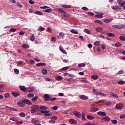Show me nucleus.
Segmentation results:
<instances>
[{
    "instance_id": "nucleus-1",
    "label": "nucleus",
    "mask_w": 125,
    "mask_h": 125,
    "mask_svg": "<svg viewBox=\"0 0 125 125\" xmlns=\"http://www.w3.org/2000/svg\"><path fill=\"white\" fill-rule=\"evenodd\" d=\"M117 2L119 5L121 7H123L125 10V1H123V0H118Z\"/></svg>"
},
{
    "instance_id": "nucleus-2",
    "label": "nucleus",
    "mask_w": 125,
    "mask_h": 125,
    "mask_svg": "<svg viewBox=\"0 0 125 125\" xmlns=\"http://www.w3.org/2000/svg\"><path fill=\"white\" fill-rule=\"evenodd\" d=\"M40 112L42 113V114H44V116H45V117L52 116L51 114L49 113V111L47 110H40Z\"/></svg>"
},
{
    "instance_id": "nucleus-3",
    "label": "nucleus",
    "mask_w": 125,
    "mask_h": 125,
    "mask_svg": "<svg viewBox=\"0 0 125 125\" xmlns=\"http://www.w3.org/2000/svg\"><path fill=\"white\" fill-rule=\"evenodd\" d=\"M124 107H125V105H124V104L122 103H119L115 106V108L117 109V110H122Z\"/></svg>"
},
{
    "instance_id": "nucleus-4",
    "label": "nucleus",
    "mask_w": 125,
    "mask_h": 125,
    "mask_svg": "<svg viewBox=\"0 0 125 125\" xmlns=\"http://www.w3.org/2000/svg\"><path fill=\"white\" fill-rule=\"evenodd\" d=\"M19 107H24L25 106V102L23 100L19 101V102L17 103Z\"/></svg>"
},
{
    "instance_id": "nucleus-5",
    "label": "nucleus",
    "mask_w": 125,
    "mask_h": 125,
    "mask_svg": "<svg viewBox=\"0 0 125 125\" xmlns=\"http://www.w3.org/2000/svg\"><path fill=\"white\" fill-rule=\"evenodd\" d=\"M97 114L99 116H100L101 117H106V116H107L106 113H105V112L103 111L98 112Z\"/></svg>"
},
{
    "instance_id": "nucleus-6",
    "label": "nucleus",
    "mask_w": 125,
    "mask_h": 125,
    "mask_svg": "<svg viewBox=\"0 0 125 125\" xmlns=\"http://www.w3.org/2000/svg\"><path fill=\"white\" fill-rule=\"evenodd\" d=\"M19 88L20 90H21V91H23V92H27V88L25 86L20 85Z\"/></svg>"
},
{
    "instance_id": "nucleus-7",
    "label": "nucleus",
    "mask_w": 125,
    "mask_h": 125,
    "mask_svg": "<svg viewBox=\"0 0 125 125\" xmlns=\"http://www.w3.org/2000/svg\"><path fill=\"white\" fill-rule=\"evenodd\" d=\"M45 101H49L50 100V97L48 94H44L43 95Z\"/></svg>"
},
{
    "instance_id": "nucleus-8",
    "label": "nucleus",
    "mask_w": 125,
    "mask_h": 125,
    "mask_svg": "<svg viewBox=\"0 0 125 125\" xmlns=\"http://www.w3.org/2000/svg\"><path fill=\"white\" fill-rule=\"evenodd\" d=\"M125 27V25L124 24H121L120 25H115V28L116 29H123Z\"/></svg>"
},
{
    "instance_id": "nucleus-9",
    "label": "nucleus",
    "mask_w": 125,
    "mask_h": 125,
    "mask_svg": "<svg viewBox=\"0 0 125 125\" xmlns=\"http://www.w3.org/2000/svg\"><path fill=\"white\" fill-rule=\"evenodd\" d=\"M70 115H74L75 117H77V118H79V112L77 111H74Z\"/></svg>"
},
{
    "instance_id": "nucleus-10",
    "label": "nucleus",
    "mask_w": 125,
    "mask_h": 125,
    "mask_svg": "<svg viewBox=\"0 0 125 125\" xmlns=\"http://www.w3.org/2000/svg\"><path fill=\"white\" fill-rule=\"evenodd\" d=\"M24 101L25 105H26V104H27V105H31V104H32V102H31V101L28 99L24 100Z\"/></svg>"
},
{
    "instance_id": "nucleus-11",
    "label": "nucleus",
    "mask_w": 125,
    "mask_h": 125,
    "mask_svg": "<svg viewBox=\"0 0 125 125\" xmlns=\"http://www.w3.org/2000/svg\"><path fill=\"white\" fill-rule=\"evenodd\" d=\"M59 49L61 51V52L63 53V54H67V52H66V51L64 50L62 46H60Z\"/></svg>"
},
{
    "instance_id": "nucleus-12",
    "label": "nucleus",
    "mask_w": 125,
    "mask_h": 125,
    "mask_svg": "<svg viewBox=\"0 0 125 125\" xmlns=\"http://www.w3.org/2000/svg\"><path fill=\"white\" fill-rule=\"evenodd\" d=\"M79 97L80 99H82L83 100H87V99H88L87 96L84 95H80Z\"/></svg>"
},
{
    "instance_id": "nucleus-13",
    "label": "nucleus",
    "mask_w": 125,
    "mask_h": 125,
    "mask_svg": "<svg viewBox=\"0 0 125 125\" xmlns=\"http://www.w3.org/2000/svg\"><path fill=\"white\" fill-rule=\"evenodd\" d=\"M99 110V108L98 107H91L90 109V112H96L97 111H98Z\"/></svg>"
},
{
    "instance_id": "nucleus-14",
    "label": "nucleus",
    "mask_w": 125,
    "mask_h": 125,
    "mask_svg": "<svg viewBox=\"0 0 125 125\" xmlns=\"http://www.w3.org/2000/svg\"><path fill=\"white\" fill-rule=\"evenodd\" d=\"M22 47V48H24V49L30 48V45L28 44H23Z\"/></svg>"
},
{
    "instance_id": "nucleus-15",
    "label": "nucleus",
    "mask_w": 125,
    "mask_h": 125,
    "mask_svg": "<svg viewBox=\"0 0 125 125\" xmlns=\"http://www.w3.org/2000/svg\"><path fill=\"white\" fill-rule=\"evenodd\" d=\"M62 7H63V8H71L72 6L71 5H65V4H62Z\"/></svg>"
},
{
    "instance_id": "nucleus-16",
    "label": "nucleus",
    "mask_w": 125,
    "mask_h": 125,
    "mask_svg": "<svg viewBox=\"0 0 125 125\" xmlns=\"http://www.w3.org/2000/svg\"><path fill=\"white\" fill-rule=\"evenodd\" d=\"M69 122L70 124H72V125H75L77 124V121L75 120L74 119H71L69 120Z\"/></svg>"
},
{
    "instance_id": "nucleus-17",
    "label": "nucleus",
    "mask_w": 125,
    "mask_h": 125,
    "mask_svg": "<svg viewBox=\"0 0 125 125\" xmlns=\"http://www.w3.org/2000/svg\"><path fill=\"white\" fill-rule=\"evenodd\" d=\"M31 108L32 109H34L35 110H37V111H39L40 110V106L38 105H35L33 106Z\"/></svg>"
},
{
    "instance_id": "nucleus-18",
    "label": "nucleus",
    "mask_w": 125,
    "mask_h": 125,
    "mask_svg": "<svg viewBox=\"0 0 125 125\" xmlns=\"http://www.w3.org/2000/svg\"><path fill=\"white\" fill-rule=\"evenodd\" d=\"M113 21V19H106L103 21L104 23H110Z\"/></svg>"
},
{
    "instance_id": "nucleus-19",
    "label": "nucleus",
    "mask_w": 125,
    "mask_h": 125,
    "mask_svg": "<svg viewBox=\"0 0 125 125\" xmlns=\"http://www.w3.org/2000/svg\"><path fill=\"white\" fill-rule=\"evenodd\" d=\"M11 94L12 95H13V96H14L15 97H17V96H19V95H20V94L19 93H17L16 92H13Z\"/></svg>"
},
{
    "instance_id": "nucleus-20",
    "label": "nucleus",
    "mask_w": 125,
    "mask_h": 125,
    "mask_svg": "<svg viewBox=\"0 0 125 125\" xmlns=\"http://www.w3.org/2000/svg\"><path fill=\"white\" fill-rule=\"evenodd\" d=\"M33 92L34 91V88L33 87H28L26 88V92Z\"/></svg>"
},
{
    "instance_id": "nucleus-21",
    "label": "nucleus",
    "mask_w": 125,
    "mask_h": 125,
    "mask_svg": "<svg viewBox=\"0 0 125 125\" xmlns=\"http://www.w3.org/2000/svg\"><path fill=\"white\" fill-rule=\"evenodd\" d=\"M37 67H40L41 66H46V64L43 62L38 63L36 64Z\"/></svg>"
},
{
    "instance_id": "nucleus-22",
    "label": "nucleus",
    "mask_w": 125,
    "mask_h": 125,
    "mask_svg": "<svg viewBox=\"0 0 125 125\" xmlns=\"http://www.w3.org/2000/svg\"><path fill=\"white\" fill-rule=\"evenodd\" d=\"M103 30V28L101 27H98L96 28V32H101Z\"/></svg>"
},
{
    "instance_id": "nucleus-23",
    "label": "nucleus",
    "mask_w": 125,
    "mask_h": 125,
    "mask_svg": "<svg viewBox=\"0 0 125 125\" xmlns=\"http://www.w3.org/2000/svg\"><path fill=\"white\" fill-rule=\"evenodd\" d=\"M31 122H32V124H34L35 125H36V124H38V123H39V121H38V120H37V119H36V118L32 119Z\"/></svg>"
},
{
    "instance_id": "nucleus-24",
    "label": "nucleus",
    "mask_w": 125,
    "mask_h": 125,
    "mask_svg": "<svg viewBox=\"0 0 125 125\" xmlns=\"http://www.w3.org/2000/svg\"><path fill=\"white\" fill-rule=\"evenodd\" d=\"M59 11L60 12V13H62L63 14H66V12L64 11V10L62 8H59L58 9Z\"/></svg>"
},
{
    "instance_id": "nucleus-25",
    "label": "nucleus",
    "mask_w": 125,
    "mask_h": 125,
    "mask_svg": "<svg viewBox=\"0 0 125 125\" xmlns=\"http://www.w3.org/2000/svg\"><path fill=\"white\" fill-rule=\"evenodd\" d=\"M95 17L97 18H103V14H98L95 16Z\"/></svg>"
},
{
    "instance_id": "nucleus-26",
    "label": "nucleus",
    "mask_w": 125,
    "mask_h": 125,
    "mask_svg": "<svg viewBox=\"0 0 125 125\" xmlns=\"http://www.w3.org/2000/svg\"><path fill=\"white\" fill-rule=\"evenodd\" d=\"M82 121H86V119H85V115L84 114V113L82 112Z\"/></svg>"
},
{
    "instance_id": "nucleus-27",
    "label": "nucleus",
    "mask_w": 125,
    "mask_h": 125,
    "mask_svg": "<svg viewBox=\"0 0 125 125\" xmlns=\"http://www.w3.org/2000/svg\"><path fill=\"white\" fill-rule=\"evenodd\" d=\"M55 79L57 81H62V80H63V77H62V76H59L56 77Z\"/></svg>"
},
{
    "instance_id": "nucleus-28",
    "label": "nucleus",
    "mask_w": 125,
    "mask_h": 125,
    "mask_svg": "<svg viewBox=\"0 0 125 125\" xmlns=\"http://www.w3.org/2000/svg\"><path fill=\"white\" fill-rule=\"evenodd\" d=\"M40 110H47V107L43 105H42L40 106Z\"/></svg>"
},
{
    "instance_id": "nucleus-29",
    "label": "nucleus",
    "mask_w": 125,
    "mask_h": 125,
    "mask_svg": "<svg viewBox=\"0 0 125 125\" xmlns=\"http://www.w3.org/2000/svg\"><path fill=\"white\" fill-rule=\"evenodd\" d=\"M115 46H116V47H121V46H122V44L119 42H117L115 43Z\"/></svg>"
},
{
    "instance_id": "nucleus-30",
    "label": "nucleus",
    "mask_w": 125,
    "mask_h": 125,
    "mask_svg": "<svg viewBox=\"0 0 125 125\" xmlns=\"http://www.w3.org/2000/svg\"><path fill=\"white\" fill-rule=\"evenodd\" d=\"M87 118L88 120H94V119H95V118L94 117V116H92L91 115H88L87 116Z\"/></svg>"
},
{
    "instance_id": "nucleus-31",
    "label": "nucleus",
    "mask_w": 125,
    "mask_h": 125,
    "mask_svg": "<svg viewBox=\"0 0 125 125\" xmlns=\"http://www.w3.org/2000/svg\"><path fill=\"white\" fill-rule=\"evenodd\" d=\"M70 32L72 33V34H75V35H77V34H79V33L78 32V31H77V30H75V29H71L70 30Z\"/></svg>"
},
{
    "instance_id": "nucleus-32",
    "label": "nucleus",
    "mask_w": 125,
    "mask_h": 125,
    "mask_svg": "<svg viewBox=\"0 0 125 125\" xmlns=\"http://www.w3.org/2000/svg\"><path fill=\"white\" fill-rule=\"evenodd\" d=\"M91 78L92 80H98L99 77L97 75H92Z\"/></svg>"
},
{
    "instance_id": "nucleus-33",
    "label": "nucleus",
    "mask_w": 125,
    "mask_h": 125,
    "mask_svg": "<svg viewBox=\"0 0 125 125\" xmlns=\"http://www.w3.org/2000/svg\"><path fill=\"white\" fill-rule=\"evenodd\" d=\"M94 22L95 23H97L98 24H101V25L103 24V22H102V21L100 20H95L94 21Z\"/></svg>"
},
{
    "instance_id": "nucleus-34",
    "label": "nucleus",
    "mask_w": 125,
    "mask_h": 125,
    "mask_svg": "<svg viewBox=\"0 0 125 125\" xmlns=\"http://www.w3.org/2000/svg\"><path fill=\"white\" fill-rule=\"evenodd\" d=\"M104 120L105 121V122H110V117L108 116H106L104 118Z\"/></svg>"
},
{
    "instance_id": "nucleus-35",
    "label": "nucleus",
    "mask_w": 125,
    "mask_h": 125,
    "mask_svg": "<svg viewBox=\"0 0 125 125\" xmlns=\"http://www.w3.org/2000/svg\"><path fill=\"white\" fill-rule=\"evenodd\" d=\"M10 121H13V122H17V121H19L17 118L12 117L11 118L9 119Z\"/></svg>"
},
{
    "instance_id": "nucleus-36",
    "label": "nucleus",
    "mask_w": 125,
    "mask_h": 125,
    "mask_svg": "<svg viewBox=\"0 0 125 125\" xmlns=\"http://www.w3.org/2000/svg\"><path fill=\"white\" fill-rule=\"evenodd\" d=\"M19 115L20 116V117H21V118H25L26 114H25V113L21 112V113H20L19 114Z\"/></svg>"
},
{
    "instance_id": "nucleus-37",
    "label": "nucleus",
    "mask_w": 125,
    "mask_h": 125,
    "mask_svg": "<svg viewBox=\"0 0 125 125\" xmlns=\"http://www.w3.org/2000/svg\"><path fill=\"white\" fill-rule=\"evenodd\" d=\"M97 95H98L99 96H105V94L102 92H97Z\"/></svg>"
},
{
    "instance_id": "nucleus-38",
    "label": "nucleus",
    "mask_w": 125,
    "mask_h": 125,
    "mask_svg": "<svg viewBox=\"0 0 125 125\" xmlns=\"http://www.w3.org/2000/svg\"><path fill=\"white\" fill-rule=\"evenodd\" d=\"M119 39L122 42H125V37L123 36H120L119 37Z\"/></svg>"
},
{
    "instance_id": "nucleus-39",
    "label": "nucleus",
    "mask_w": 125,
    "mask_h": 125,
    "mask_svg": "<svg viewBox=\"0 0 125 125\" xmlns=\"http://www.w3.org/2000/svg\"><path fill=\"white\" fill-rule=\"evenodd\" d=\"M83 67H85V63H79V68H82Z\"/></svg>"
},
{
    "instance_id": "nucleus-40",
    "label": "nucleus",
    "mask_w": 125,
    "mask_h": 125,
    "mask_svg": "<svg viewBox=\"0 0 125 125\" xmlns=\"http://www.w3.org/2000/svg\"><path fill=\"white\" fill-rule=\"evenodd\" d=\"M37 100H38V96H35V97H34L33 98H32L31 99V101L33 102H36V101H37Z\"/></svg>"
},
{
    "instance_id": "nucleus-41",
    "label": "nucleus",
    "mask_w": 125,
    "mask_h": 125,
    "mask_svg": "<svg viewBox=\"0 0 125 125\" xmlns=\"http://www.w3.org/2000/svg\"><path fill=\"white\" fill-rule=\"evenodd\" d=\"M68 69H69V67L66 66V67L62 68L61 69V72H63V71H67V70H68Z\"/></svg>"
},
{
    "instance_id": "nucleus-42",
    "label": "nucleus",
    "mask_w": 125,
    "mask_h": 125,
    "mask_svg": "<svg viewBox=\"0 0 125 125\" xmlns=\"http://www.w3.org/2000/svg\"><path fill=\"white\" fill-rule=\"evenodd\" d=\"M42 73L43 75H46V74H47V70L46 69L43 68L42 69Z\"/></svg>"
},
{
    "instance_id": "nucleus-43",
    "label": "nucleus",
    "mask_w": 125,
    "mask_h": 125,
    "mask_svg": "<svg viewBox=\"0 0 125 125\" xmlns=\"http://www.w3.org/2000/svg\"><path fill=\"white\" fill-rule=\"evenodd\" d=\"M111 123L113 125H117L118 124V121L117 120H111Z\"/></svg>"
},
{
    "instance_id": "nucleus-44",
    "label": "nucleus",
    "mask_w": 125,
    "mask_h": 125,
    "mask_svg": "<svg viewBox=\"0 0 125 125\" xmlns=\"http://www.w3.org/2000/svg\"><path fill=\"white\" fill-rule=\"evenodd\" d=\"M107 36H108V37H115V34L114 33H109L107 34Z\"/></svg>"
},
{
    "instance_id": "nucleus-45",
    "label": "nucleus",
    "mask_w": 125,
    "mask_h": 125,
    "mask_svg": "<svg viewBox=\"0 0 125 125\" xmlns=\"http://www.w3.org/2000/svg\"><path fill=\"white\" fill-rule=\"evenodd\" d=\"M30 41L32 42H34V41H35V35H32V36L30 37Z\"/></svg>"
},
{
    "instance_id": "nucleus-46",
    "label": "nucleus",
    "mask_w": 125,
    "mask_h": 125,
    "mask_svg": "<svg viewBox=\"0 0 125 125\" xmlns=\"http://www.w3.org/2000/svg\"><path fill=\"white\" fill-rule=\"evenodd\" d=\"M118 84H125V81H119L118 82Z\"/></svg>"
},
{
    "instance_id": "nucleus-47",
    "label": "nucleus",
    "mask_w": 125,
    "mask_h": 125,
    "mask_svg": "<svg viewBox=\"0 0 125 125\" xmlns=\"http://www.w3.org/2000/svg\"><path fill=\"white\" fill-rule=\"evenodd\" d=\"M110 95L111 96H113L114 98H116V99L119 98V97L117 95H116V94L115 93L111 94Z\"/></svg>"
},
{
    "instance_id": "nucleus-48",
    "label": "nucleus",
    "mask_w": 125,
    "mask_h": 125,
    "mask_svg": "<svg viewBox=\"0 0 125 125\" xmlns=\"http://www.w3.org/2000/svg\"><path fill=\"white\" fill-rule=\"evenodd\" d=\"M55 100H57V98H56V97L55 98H50V101H51V102H53V101H55Z\"/></svg>"
},
{
    "instance_id": "nucleus-49",
    "label": "nucleus",
    "mask_w": 125,
    "mask_h": 125,
    "mask_svg": "<svg viewBox=\"0 0 125 125\" xmlns=\"http://www.w3.org/2000/svg\"><path fill=\"white\" fill-rule=\"evenodd\" d=\"M35 13L36 14H38V15H42V12H41L40 11H36L35 12Z\"/></svg>"
},
{
    "instance_id": "nucleus-50",
    "label": "nucleus",
    "mask_w": 125,
    "mask_h": 125,
    "mask_svg": "<svg viewBox=\"0 0 125 125\" xmlns=\"http://www.w3.org/2000/svg\"><path fill=\"white\" fill-rule=\"evenodd\" d=\"M84 33H86V34H90V30L87 29H85L84 30Z\"/></svg>"
},
{
    "instance_id": "nucleus-51",
    "label": "nucleus",
    "mask_w": 125,
    "mask_h": 125,
    "mask_svg": "<svg viewBox=\"0 0 125 125\" xmlns=\"http://www.w3.org/2000/svg\"><path fill=\"white\" fill-rule=\"evenodd\" d=\"M64 17H65L66 18L68 17H70V14L69 13H66L65 14H63Z\"/></svg>"
},
{
    "instance_id": "nucleus-52",
    "label": "nucleus",
    "mask_w": 125,
    "mask_h": 125,
    "mask_svg": "<svg viewBox=\"0 0 125 125\" xmlns=\"http://www.w3.org/2000/svg\"><path fill=\"white\" fill-rule=\"evenodd\" d=\"M16 124L18 125H22L23 124V121H17L16 122Z\"/></svg>"
},
{
    "instance_id": "nucleus-53",
    "label": "nucleus",
    "mask_w": 125,
    "mask_h": 125,
    "mask_svg": "<svg viewBox=\"0 0 125 125\" xmlns=\"http://www.w3.org/2000/svg\"><path fill=\"white\" fill-rule=\"evenodd\" d=\"M52 11V8H50V9H47L44 10V11L45 12H48V13L51 12V11Z\"/></svg>"
},
{
    "instance_id": "nucleus-54",
    "label": "nucleus",
    "mask_w": 125,
    "mask_h": 125,
    "mask_svg": "<svg viewBox=\"0 0 125 125\" xmlns=\"http://www.w3.org/2000/svg\"><path fill=\"white\" fill-rule=\"evenodd\" d=\"M30 112L32 114H35L36 112V109H34V108H32L30 110Z\"/></svg>"
},
{
    "instance_id": "nucleus-55",
    "label": "nucleus",
    "mask_w": 125,
    "mask_h": 125,
    "mask_svg": "<svg viewBox=\"0 0 125 125\" xmlns=\"http://www.w3.org/2000/svg\"><path fill=\"white\" fill-rule=\"evenodd\" d=\"M14 72L15 73V74H19V70L17 69H14Z\"/></svg>"
},
{
    "instance_id": "nucleus-56",
    "label": "nucleus",
    "mask_w": 125,
    "mask_h": 125,
    "mask_svg": "<svg viewBox=\"0 0 125 125\" xmlns=\"http://www.w3.org/2000/svg\"><path fill=\"white\" fill-rule=\"evenodd\" d=\"M40 8H41V9H45L46 8H49V7L47 6H41L40 7Z\"/></svg>"
},
{
    "instance_id": "nucleus-57",
    "label": "nucleus",
    "mask_w": 125,
    "mask_h": 125,
    "mask_svg": "<svg viewBox=\"0 0 125 125\" xmlns=\"http://www.w3.org/2000/svg\"><path fill=\"white\" fill-rule=\"evenodd\" d=\"M34 94H33V93L27 94V97L33 98V97H34Z\"/></svg>"
},
{
    "instance_id": "nucleus-58",
    "label": "nucleus",
    "mask_w": 125,
    "mask_h": 125,
    "mask_svg": "<svg viewBox=\"0 0 125 125\" xmlns=\"http://www.w3.org/2000/svg\"><path fill=\"white\" fill-rule=\"evenodd\" d=\"M16 31H17V29H15V28H11V29H10V32H16Z\"/></svg>"
},
{
    "instance_id": "nucleus-59",
    "label": "nucleus",
    "mask_w": 125,
    "mask_h": 125,
    "mask_svg": "<svg viewBox=\"0 0 125 125\" xmlns=\"http://www.w3.org/2000/svg\"><path fill=\"white\" fill-rule=\"evenodd\" d=\"M59 35L60 37H61V38H62V39H64V35L62 32H60Z\"/></svg>"
},
{
    "instance_id": "nucleus-60",
    "label": "nucleus",
    "mask_w": 125,
    "mask_h": 125,
    "mask_svg": "<svg viewBox=\"0 0 125 125\" xmlns=\"http://www.w3.org/2000/svg\"><path fill=\"white\" fill-rule=\"evenodd\" d=\"M112 9H114V10H117V9H119V7L116 6H113L112 7Z\"/></svg>"
},
{
    "instance_id": "nucleus-61",
    "label": "nucleus",
    "mask_w": 125,
    "mask_h": 125,
    "mask_svg": "<svg viewBox=\"0 0 125 125\" xmlns=\"http://www.w3.org/2000/svg\"><path fill=\"white\" fill-rule=\"evenodd\" d=\"M52 109L53 110H55V111H56V110H57V109H58V106H54L53 107H52Z\"/></svg>"
},
{
    "instance_id": "nucleus-62",
    "label": "nucleus",
    "mask_w": 125,
    "mask_h": 125,
    "mask_svg": "<svg viewBox=\"0 0 125 125\" xmlns=\"http://www.w3.org/2000/svg\"><path fill=\"white\" fill-rule=\"evenodd\" d=\"M4 96L5 98H8L9 97V93H5Z\"/></svg>"
},
{
    "instance_id": "nucleus-63",
    "label": "nucleus",
    "mask_w": 125,
    "mask_h": 125,
    "mask_svg": "<svg viewBox=\"0 0 125 125\" xmlns=\"http://www.w3.org/2000/svg\"><path fill=\"white\" fill-rule=\"evenodd\" d=\"M45 29V28L42 26H40V28H39L40 31H44Z\"/></svg>"
},
{
    "instance_id": "nucleus-64",
    "label": "nucleus",
    "mask_w": 125,
    "mask_h": 125,
    "mask_svg": "<svg viewBox=\"0 0 125 125\" xmlns=\"http://www.w3.org/2000/svg\"><path fill=\"white\" fill-rule=\"evenodd\" d=\"M85 125H96V124H91L89 123H86V124H85Z\"/></svg>"
}]
</instances>
